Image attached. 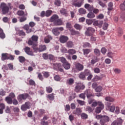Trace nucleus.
I'll return each instance as SVG.
<instances>
[{
	"instance_id": "774afa93",
	"label": "nucleus",
	"mask_w": 125,
	"mask_h": 125,
	"mask_svg": "<svg viewBox=\"0 0 125 125\" xmlns=\"http://www.w3.org/2000/svg\"><path fill=\"white\" fill-rule=\"evenodd\" d=\"M120 9H121V10H122V11H125V5L123 4H121L120 5Z\"/></svg>"
},
{
	"instance_id": "c9c22d12",
	"label": "nucleus",
	"mask_w": 125,
	"mask_h": 125,
	"mask_svg": "<svg viewBox=\"0 0 125 125\" xmlns=\"http://www.w3.org/2000/svg\"><path fill=\"white\" fill-rule=\"evenodd\" d=\"M5 101L8 104H12V99L9 97H6L5 98Z\"/></svg>"
},
{
	"instance_id": "e433bc0d",
	"label": "nucleus",
	"mask_w": 125,
	"mask_h": 125,
	"mask_svg": "<svg viewBox=\"0 0 125 125\" xmlns=\"http://www.w3.org/2000/svg\"><path fill=\"white\" fill-rule=\"evenodd\" d=\"M94 54L97 57L98 56H100V50L97 48H96L94 50Z\"/></svg>"
},
{
	"instance_id": "c03bdc74",
	"label": "nucleus",
	"mask_w": 125,
	"mask_h": 125,
	"mask_svg": "<svg viewBox=\"0 0 125 125\" xmlns=\"http://www.w3.org/2000/svg\"><path fill=\"white\" fill-rule=\"evenodd\" d=\"M51 14H52V11H51L50 10H48L45 12L46 17H49V16H50V15H51Z\"/></svg>"
},
{
	"instance_id": "8fccbe9b",
	"label": "nucleus",
	"mask_w": 125,
	"mask_h": 125,
	"mask_svg": "<svg viewBox=\"0 0 125 125\" xmlns=\"http://www.w3.org/2000/svg\"><path fill=\"white\" fill-rule=\"evenodd\" d=\"M103 89V88L102 87V86H99L96 88L95 90L96 92H101Z\"/></svg>"
},
{
	"instance_id": "864d4df0",
	"label": "nucleus",
	"mask_w": 125,
	"mask_h": 125,
	"mask_svg": "<svg viewBox=\"0 0 125 125\" xmlns=\"http://www.w3.org/2000/svg\"><path fill=\"white\" fill-rule=\"evenodd\" d=\"M103 109L104 108H102L101 107H97L95 112L97 113V114H99V113H101V111H102Z\"/></svg>"
},
{
	"instance_id": "09e8293b",
	"label": "nucleus",
	"mask_w": 125,
	"mask_h": 125,
	"mask_svg": "<svg viewBox=\"0 0 125 125\" xmlns=\"http://www.w3.org/2000/svg\"><path fill=\"white\" fill-rule=\"evenodd\" d=\"M55 5L60 6L61 5V1L60 0H56L54 2Z\"/></svg>"
},
{
	"instance_id": "cd10ccee",
	"label": "nucleus",
	"mask_w": 125,
	"mask_h": 125,
	"mask_svg": "<svg viewBox=\"0 0 125 125\" xmlns=\"http://www.w3.org/2000/svg\"><path fill=\"white\" fill-rule=\"evenodd\" d=\"M108 11L107 12L108 14H110V11H112L113 10V3L110 2L108 3Z\"/></svg>"
},
{
	"instance_id": "7ed1b4c3",
	"label": "nucleus",
	"mask_w": 125,
	"mask_h": 125,
	"mask_svg": "<svg viewBox=\"0 0 125 125\" xmlns=\"http://www.w3.org/2000/svg\"><path fill=\"white\" fill-rule=\"evenodd\" d=\"M33 50H34L35 52H42V51H44L46 49V46L45 45H40L39 47L35 46L33 47Z\"/></svg>"
},
{
	"instance_id": "79ce46f5",
	"label": "nucleus",
	"mask_w": 125,
	"mask_h": 125,
	"mask_svg": "<svg viewBox=\"0 0 125 125\" xmlns=\"http://www.w3.org/2000/svg\"><path fill=\"white\" fill-rule=\"evenodd\" d=\"M81 116L82 119H83V120H86V119L88 118V116L87 115V114H86V113H82Z\"/></svg>"
},
{
	"instance_id": "7c9ffc66",
	"label": "nucleus",
	"mask_w": 125,
	"mask_h": 125,
	"mask_svg": "<svg viewBox=\"0 0 125 125\" xmlns=\"http://www.w3.org/2000/svg\"><path fill=\"white\" fill-rule=\"evenodd\" d=\"M63 66L65 69V70H69L71 68V64L68 63V62H66L63 64Z\"/></svg>"
},
{
	"instance_id": "39448f33",
	"label": "nucleus",
	"mask_w": 125,
	"mask_h": 125,
	"mask_svg": "<svg viewBox=\"0 0 125 125\" xmlns=\"http://www.w3.org/2000/svg\"><path fill=\"white\" fill-rule=\"evenodd\" d=\"M95 32V29L92 27H88L85 31L86 36H92L93 33Z\"/></svg>"
},
{
	"instance_id": "58836bf2",
	"label": "nucleus",
	"mask_w": 125,
	"mask_h": 125,
	"mask_svg": "<svg viewBox=\"0 0 125 125\" xmlns=\"http://www.w3.org/2000/svg\"><path fill=\"white\" fill-rule=\"evenodd\" d=\"M19 61H20V63H24L26 61V59L23 56H19Z\"/></svg>"
},
{
	"instance_id": "c85d7f7f",
	"label": "nucleus",
	"mask_w": 125,
	"mask_h": 125,
	"mask_svg": "<svg viewBox=\"0 0 125 125\" xmlns=\"http://www.w3.org/2000/svg\"><path fill=\"white\" fill-rule=\"evenodd\" d=\"M85 75L84 74V73L83 72H81L79 74V78L81 79V80H83L84 81V80H85Z\"/></svg>"
},
{
	"instance_id": "4be33fe9",
	"label": "nucleus",
	"mask_w": 125,
	"mask_h": 125,
	"mask_svg": "<svg viewBox=\"0 0 125 125\" xmlns=\"http://www.w3.org/2000/svg\"><path fill=\"white\" fill-rule=\"evenodd\" d=\"M76 68L78 71H83V65L80 63L76 64Z\"/></svg>"
},
{
	"instance_id": "3c124183",
	"label": "nucleus",
	"mask_w": 125,
	"mask_h": 125,
	"mask_svg": "<svg viewBox=\"0 0 125 125\" xmlns=\"http://www.w3.org/2000/svg\"><path fill=\"white\" fill-rule=\"evenodd\" d=\"M85 110L87 111L88 113H91L93 111V109L91 107L88 106H86Z\"/></svg>"
},
{
	"instance_id": "393cba45",
	"label": "nucleus",
	"mask_w": 125,
	"mask_h": 125,
	"mask_svg": "<svg viewBox=\"0 0 125 125\" xmlns=\"http://www.w3.org/2000/svg\"><path fill=\"white\" fill-rule=\"evenodd\" d=\"M62 24H63V21H62V20H61L59 19H58L54 23V25H55V26H61V25H62Z\"/></svg>"
},
{
	"instance_id": "6ab92c4d",
	"label": "nucleus",
	"mask_w": 125,
	"mask_h": 125,
	"mask_svg": "<svg viewBox=\"0 0 125 125\" xmlns=\"http://www.w3.org/2000/svg\"><path fill=\"white\" fill-rule=\"evenodd\" d=\"M51 40H52V36L48 35L45 37L44 42L45 43H49V42H50V41H51Z\"/></svg>"
},
{
	"instance_id": "1a4fd4ad",
	"label": "nucleus",
	"mask_w": 125,
	"mask_h": 125,
	"mask_svg": "<svg viewBox=\"0 0 125 125\" xmlns=\"http://www.w3.org/2000/svg\"><path fill=\"white\" fill-rule=\"evenodd\" d=\"M106 105V109L108 111H110V112H114L115 111V106L111 105V103H107Z\"/></svg>"
},
{
	"instance_id": "49530a36",
	"label": "nucleus",
	"mask_w": 125,
	"mask_h": 125,
	"mask_svg": "<svg viewBox=\"0 0 125 125\" xmlns=\"http://www.w3.org/2000/svg\"><path fill=\"white\" fill-rule=\"evenodd\" d=\"M79 12L80 14H85L86 13V10L83 8H80L79 10Z\"/></svg>"
},
{
	"instance_id": "e2e57ef3",
	"label": "nucleus",
	"mask_w": 125,
	"mask_h": 125,
	"mask_svg": "<svg viewBox=\"0 0 125 125\" xmlns=\"http://www.w3.org/2000/svg\"><path fill=\"white\" fill-rule=\"evenodd\" d=\"M66 28L69 29L70 30V29H73V26H72V24L70 22H67L66 24Z\"/></svg>"
},
{
	"instance_id": "9d476101",
	"label": "nucleus",
	"mask_w": 125,
	"mask_h": 125,
	"mask_svg": "<svg viewBox=\"0 0 125 125\" xmlns=\"http://www.w3.org/2000/svg\"><path fill=\"white\" fill-rule=\"evenodd\" d=\"M85 88V86L84 85H82V84H77L75 87V91H76V92H79L81 89H84Z\"/></svg>"
},
{
	"instance_id": "5fc2aeb1",
	"label": "nucleus",
	"mask_w": 125,
	"mask_h": 125,
	"mask_svg": "<svg viewBox=\"0 0 125 125\" xmlns=\"http://www.w3.org/2000/svg\"><path fill=\"white\" fill-rule=\"evenodd\" d=\"M85 76H89L90 74H91L90 71L88 69H85L84 72H83Z\"/></svg>"
},
{
	"instance_id": "aec40b11",
	"label": "nucleus",
	"mask_w": 125,
	"mask_h": 125,
	"mask_svg": "<svg viewBox=\"0 0 125 125\" xmlns=\"http://www.w3.org/2000/svg\"><path fill=\"white\" fill-rule=\"evenodd\" d=\"M59 19V17L57 15H53L50 19L51 22H53L54 24V22H56L57 20Z\"/></svg>"
},
{
	"instance_id": "052dcab7",
	"label": "nucleus",
	"mask_w": 125,
	"mask_h": 125,
	"mask_svg": "<svg viewBox=\"0 0 125 125\" xmlns=\"http://www.w3.org/2000/svg\"><path fill=\"white\" fill-rule=\"evenodd\" d=\"M18 34L19 36H26V33L23 30H19Z\"/></svg>"
},
{
	"instance_id": "2eb2a0df",
	"label": "nucleus",
	"mask_w": 125,
	"mask_h": 125,
	"mask_svg": "<svg viewBox=\"0 0 125 125\" xmlns=\"http://www.w3.org/2000/svg\"><path fill=\"white\" fill-rule=\"evenodd\" d=\"M25 52L28 55H31L33 56L34 53L31 51V48L29 47H25L24 49Z\"/></svg>"
},
{
	"instance_id": "2f4dec72",
	"label": "nucleus",
	"mask_w": 125,
	"mask_h": 125,
	"mask_svg": "<svg viewBox=\"0 0 125 125\" xmlns=\"http://www.w3.org/2000/svg\"><path fill=\"white\" fill-rule=\"evenodd\" d=\"M74 27L76 29V30H79V31H81V30H82V29H83V26L80 25L78 23H76L74 25Z\"/></svg>"
},
{
	"instance_id": "69168bd1",
	"label": "nucleus",
	"mask_w": 125,
	"mask_h": 125,
	"mask_svg": "<svg viewBox=\"0 0 125 125\" xmlns=\"http://www.w3.org/2000/svg\"><path fill=\"white\" fill-rule=\"evenodd\" d=\"M10 21V19L7 18V17H4L3 18V21L4 23H7V22H9Z\"/></svg>"
},
{
	"instance_id": "ddd939ff",
	"label": "nucleus",
	"mask_w": 125,
	"mask_h": 125,
	"mask_svg": "<svg viewBox=\"0 0 125 125\" xmlns=\"http://www.w3.org/2000/svg\"><path fill=\"white\" fill-rule=\"evenodd\" d=\"M109 121H110V119L108 116H104L102 118V119L100 120V124H105V123H107Z\"/></svg>"
},
{
	"instance_id": "5701e85b",
	"label": "nucleus",
	"mask_w": 125,
	"mask_h": 125,
	"mask_svg": "<svg viewBox=\"0 0 125 125\" xmlns=\"http://www.w3.org/2000/svg\"><path fill=\"white\" fill-rule=\"evenodd\" d=\"M52 33L55 36H59L60 35V32L58 30V27L53 29Z\"/></svg>"
},
{
	"instance_id": "6e6552de",
	"label": "nucleus",
	"mask_w": 125,
	"mask_h": 125,
	"mask_svg": "<svg viewBox=\"0 0 125 125\" xmlns=\"http://www.w3.org/2000/svg\"><path fill=\"white\" fill-rule=\"evenodd\" d=\"M60 42L61 43H65L68 42L69 40V37L67 36H65L64 35H62L59 39Z\"/></svg>"
},
{
	"instance_id": "ea45409f",
	"label": "nucleus",
	"mask_w": 125,
	"mask_h": 125,
	"mask_svg": "<svg viewBox=\"0 0 125 125\" xmlns=\"http://www.w3.org/2000/svg\"><path fill=\"white\" fill-rule=\"evenodd\" d=\"M53 91V89L50 86H47L46 87V91L47 93H51Z\"/></svg>"
},
{
	"instance_id": "a18cd8bd",
	"label": "nucleus",
	"mask_w": 125,
	"mask_h": 125,
	"mask_svg": "<svg viewBox=\"0 0 125 125\" xmlns=\"http://www.w3.org/2000/svg\"><path fill=\"white\" fill-rule=\"evenodd\" d=\"M29 85H32L33 86H36V82L33 79H31L29 81Z\"/></svg>"
},
{
	"instance_id": "f3484780",
	"label": "nucleus",
	"mask_w": 125,
	"mask_h": 125,
	"mask_svg": "<svg viewBox=\"0 0 125 125\" xmlns=\"http://www.w3.org/2000/svg\"><path fill=\"white\" fill-rule=\"evenodd\" d=\"M84 7L88 11H89V12L93 11V6L90 5L89 4H85L84 5Z\"/></svg>"
},
{
	"instance_id": "bb28decb",
	"label": "nucleus",
	"mask_w": 125,
	"mask_h": 125,
	"mask_svg": "<svg viewBox=\"0 0 125 125\" xmlns=\"http://www.w3.org/2000/svg\"><path fill=\"white\" fill-rule=\"evenodd\" d=\"M54 95H55V94L52 93L48 94L46 96L47 98L50 100L51 101H53L54 100Z\"/></svg>"
},
{
	"instance_id": "37998d69",
	"label": "nucleus",
	"mask_w": 125,
	"mask_h": 125,
	"mask_svg": "<svg viewBox=\"0 0 125 125\" xmlns=\"http://www.w3.org/2000/svg\"><path fill=\"white\" fill-rule=\"evenodd\" d=\"M68 53L69 54H71V55H73L74 54H75L76 53V50L73 49H70L67 51Z\"/></svg>"
},
{
	"instance_id": "dca6fc26",
	"label": "nucleus",
	"mask_w": 125,
	"mask_h": 125,
	"mask_svg": "<svg viewBox=\"0 0 125 125\" xmlns=\"http://www.w3.org/2000/svg\"><path fill=\"white\" fill-rule=\"evenodd\" d=\"M98 58H97V57L95 55H93L92 57V60H91V64L92 65H94L95 63L98 62Z\"/></svg>"
},
{
	"instance_id": "f257e3e1",
	"label": "nucleus",
	"mask_w": 125,
	"mask_h": 125,
	"mask_svg": "<svg viewBox=\"0 0 125 125\" xmlns=\"http://www.w3.org/2000/svg\"><path fill=\"white\" fill-rule=\"evenodd\" d=\"M31 40H29L28 44L29 45H32V48L35 46H38V40H39V37L36 35H33L31 37Z\"/></svg>"
},
{
	"instance_id": "680f3d73",
	"label": "nucleus",
	"mask_w": 125,
	"mask_h": 125,
	"mask_svg": "<svg viewBox=\"0 0 125 125\" xmlns=\"http://www.w3.org/2000/svg\"><path fill=\"white\" fill-rule=\"evenodd\" d=\"M38 77L39 80L42 81H43V77L42 76V73H38Z\"/></svg>"
},
{
	"instance_id": "a878e982",
	"label": "nucleus",
	"mask_w": 125,
	"mask_h": 125,
	"mask_svg": "<svg viewBox=\"0 0 125 125\" xmlns=\"http://www.w3.org/2000/svg\"><path fill=\"white\" fill-rule=\"evenodd\" d=\"M66 46L68 48H72L74 46V42L72 41H68L66 43Z\"/></svg>"
},
{
	"instance_id": "4d7b16f0",
	"label": "nucleus",
	"mask_w": 125,
	"mask_h": 125,
	"mask_svg": "<svg viewBox=\"0 0 125 125\" xmlns=\"http://www.w3.org/2000/svg\"><path fill=\"white\" fill-rule=\"evenodd\" d=\"M43 76L44 78H48L49 77V72L44 71L42 72Z\"/></svg>"
},
{
	"instance_id": "bf43d9fd",
	"label": "nucleus",
	"mask_w": 125,
	"mask_h": 125,
	"mask_svg": "<svg viewBox=\"0 0 125 125\" xmlns=\"http://www.w3.org/2000/svg\"><path fill=\"white\" fill-rule=\"evenodd\" d=\"M14 57L15 56L11 55V54H8V60H12V61H13L14 60Z\"/></svg>"
},
{
	"instance_id": "f03ea898",
	"label": "nucleus",
	"mask_w": 125,
	"mask_h": 125,
	"mask_svg": "<svg viewBox=\"0 0 125 125\" xmlns=\"http://www.w3.org/2000/svg\"><path fill=\"white\" fill-rule=\"evenodd\" d=\"M2 14L5 15L9 12V6L5 3H1L0 6Z\"/></svg>"
},
{
	"instance_id": "a211bd4d",
	"label": "nucleus",
	"mask_w": 125,
	"mask_h": 125,
	"mask_svg": "<svg viewBox=\"0 0 125 125\" xmlns=\"http://www.w3.org/2000/svg\"><path fill=\"white\" fill-rule=\"evenodd\" d=\"M103 24V21H96L94 22V25L97 26L99 28H101Z\"/></svg>"
},
{
	"instance_id": "0eeeda50",
	"label": "nucleus",
	"mask_w": 125,
	"mask_h": 125,
	"mask_svg": "<svg viewBox=\"0 0 125 125\" xmlns=\"http://www.w3.org/2000/svg\"><path fill=\"white\" fill-rule=\"evenodd\" d=\"M84 94L86 95L87 98H92V97H94V94L90 89L86 90L84 91Z\"/></svg>"
},
{
	"instance_id": "412c9836",
	"label": "nucleus",
	"mask_w": 125,
	"mask_h": 125,
	"mask_svg": "<svg viewBox=\"0 0 125 125\" xmlns=\"http://www.w3.org/2000/svg\"><path fill=\"white\" fill-rule=\"evenodd\" d=\"M73 114H74V115H78V116H80L81 114H82V110L81 108H77L76 110L73 111Z\"/></svg>"
},
{
	"instance_id": "4c0bfd02",
	"label": "nucleus",
	"mask_w": 125,
	"mask_h": 125,
	"mask_svg": "<svg viewBox=\"0 0 125 125\" xmlns=\"http://www.w3.org/2000/svg\"><path fill=\"white\" fill-rule=\"evenodd\" d=\"M105 100L106 101H109V102H114V101H115V99L111 97H106L105 98Z\"/></svg>"
},
{
	"instance_id": "a19ab883",
	"label": "nucleus",
	"mask_w": 125,
	"mask_h": 125,
	"mask_svg": "<svg viewBox=\"0 0 125 125\" xmlns=\"http://www.w3.org/2000/svg\"><path fill=\"white\" fill-rule=\"evenodd\" d=\"M83 55H87L91 51L89 49H83Z\"/></svg>"
},
{
	"instance_id": "f8f14e48",
	"label": "nucleus",
	"mask_w": 125,
	"mask_h": 125,
	"mask_svg": "<svg viewBox=\"0 0 125 125\" xmlns=\"http://www.w3.org/2000/svg\"><path fill=\"white\" fill-rule=\"evenodd\" d=\"M123 119L122 118H118L117 120L114 121L112 124L111 125H122L123 124Z\"/></svg>"
},
{
	"instance_id": "9b49d317",
	"label": "nucleus",
	"mask_w": 125,
	"mask_h": 125,
	"mask_svg": "<svg viewBox=\"0 0 125 125\" xmlns=\"http://www.w3.org/2000/svg\"><path fill=\"white\" fill-rule=\"evenodd\" d=\"M30 109V102H26L24 104H23L21 106V110L22 111H26Z\"/></svg>"
},
{
	"instance_id": "4468645a",
	"label": "nucleus",
	"mask_w": 125,
	"mask_h": 125,
	"mask_svg": "<svg viewBox=\"0 0 125 125\" xmlns=\"http://www.w3.org/2000/svg\"><path fill=\"white\" fill-rule=\"evenodd\" d=\"M23 29L26 31V32L27 34H30V33L33 32V29H32V28H30V26L28 24H25L23 26Z\"/></svg>"
},
{
	"instance_id": "f704fd0d",
	"label": "nucleus",
	"mask_w": 125,
	"mask_h": 125,
	"mask_svg": "<svg viewBox=\"0 0 125 125\" xmlns=\"http://www.w3.org/2000/svg\"><path fill=\"white\" fill-rule=\"evenodd\" d=\"M60 13L62 14V15H66L68 14V13L67 12V10L66 9L62 8L60 11Z\"/></svg>"
},
{
	"instance_id": "603ef678",
	"label": "nucleus",
	"mask_w": 125,
	"mask_h": 125,
	"mask_svg": "<svg viewBox=\"0 0 125 125\" xmlns=\"http://www.w3.org/2000/svg\"><path fill=\"white\" fill-rule=\"evenodd\" d=\"M98 107L101 108L102 109H104V104L102 103V102H98Z\"/></svg>"
},
{
	"instance_id": "338daca9",
	"label": "nucleus",
	"mask_w": 125,
	"mask_h": 125,
	"mask_svg": "<svg viewBox=\"0 0 125 125\" xmlns=\"http://www.w3.org/2000/svg\"><path fill=\"white\" fill-rule=\"evenodd\" d=\"M24 14H25V13L23 11L20 10L18 11V15L19 16H23Z\"/></svg>"
},
{
	"instance_id": "6e6d98bb",
	"label": "nucleus",
	"mask_w": 125,
	"mask_h": 125,
	"mask_svg": "<svg viewBox=\"0 0 125 125\" xmlns=\"http://www.w3.org/2000/svg\"><path fill=\"white\" fill-rule=\"evenodd\" d=\"M115 74H121L122 73V70L120 68H115L114 70Z\"/></svg>"
},
{
	"instance_id": "423d86ee",
	"label": "nucleus",
	"mask_w": 125,
	"mask_h": 125,
	"mask_svg": "<svg viewBox=\"0 0 125 125\" xmlns=\"http://www.w3.org/2000/svg\"><path fill=\"white\" fill-rule=\"evenodd\" d=\"M79 0H72L71 3L75 7H81L83 5V1L78 2Z\"/></svg>"
},
{
	"instance_id": "b1692460",
	"label": "nucleus",
	"mask_w": 125,
	"mask_h": 125,
	"mask_svg": "<svg viewBox=\"0 0 125 125\" xmlns=\"http://www.w3.org/2000/svg\"><path fill=\"white\" fill-rule=\"evenodd\" d=\"M8 53H2L1 54V59L2 61L8 60Z\"/></svg>"
},
{
	"instance_id": "0e129e2a",
	"label": "nucleus",
	"mask_w": 125,
	"mask_h": 125,
	"mask_svg": "<svg viewBox=\"0 0 125 125\" xmlns=\"http://www.w3.org/2000/svg\"><path fill=\"white\" fill-rule=\"evenodd\" d=\"M41 124L42 125H48L49 123L48 121H45L44 120H41Z\"/></svg>"
},
{
	"instance_id": "de8ad7c7",
	"label": "nucleus",
	"mask_w": 125,
	"mask_h": 125,
	"mask_svg": "<svg viewBox=\"0 0 125 125\" xmlns=\"http://www.w3.org/2000/svg\"><path fill=\"white\" fill-rule=\"evenodd\" d=\"M69 31L71 33V34L72 36H75V35H77V34H78V32L77 31H76V30H74V29H73V28L70 29L69 30Z\"/></svg>"
},
{
	"instance_id": "c756f323",
	"label": "nucleus",
	"mask_w": 125,
	"mask_h": 125,
	"mask_svg": "<svg viewBox=\"0 0 125 125\" xmlns=\"http://www.w3.org/2000/svg\"><path fill=\"white\" fill-rule=\"evenodd\" d=\"M75 82V80H74V79L73 78H70L66 81L67 84H69V85H72Z\"/></svg>"
},
{
	"instance_id": "72a5a7b5",
	"label": "nucleus",
	"mask_w": 125,
	"mask_h": 125,
	"mask_svg": "<svg viewBox=\"0 0 125 125\" xmlns=\"http://www.w3.org/2000/svg\"><path fill=\"white\" fill-rule=\"evenodd\" d=\"M56 66L58 67V69L60 72H64V69L62 68V65L61 63H57L56 64Z\"/></svg>"
},
{
	"instance_id": "13d9d810",
	"label": "nucleus",
	"mask_w": 125,
	"mask_h": 125,
	"mask_svg": "<svg viewBox=\"0 0 125 125\" xmlns=\"http://www.w3.org/2000/svg\"><path fill=\"white\" fill-rule=\"evenodd\" d=\"M83 47H91V45L89 42H85L83 45Z\"/></svg>"
},
{
	"instance_id": "473e14b6",
	"label": "nucleus",
	"mask_w": 125,
	"mask_h": 125,
	"mask_svg": "<svg viewBox=\"0 0 125 125\" xmlns=\"http://www.w3.org/2000/svg\"><path fill=\"white\" fill-rule=\"evenodd\" d=\"M87 16L88 18L91 19L94 18V17H95V15L92 12H90L89 13H88Z\"/></svg>"
},
{
	"instance_id": "20e7f679",
	"label": "nucleus",
	"mask_w": 125,
	"mask_h": 125,
	"mask_svg": "<svg viewBox=\"0 0 125 125\" xmlns=\"http://www.w3.org/2000/svg\"><path fill=\"white\" fill-rule=\"evenodd\" d=\"M28 97H29L28 93H23L19 95L17 99L20 103H22L23 100H26Z\"/></svg>"
}]
</instances>
